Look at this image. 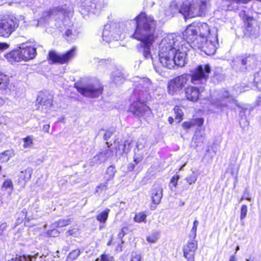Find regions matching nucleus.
<instances>
[{"label":"nucleus","mask_w":261,"mask_h":261,"mask_svg":"<svg viewBox=\"0 0 261 261\" xmlns=\"http://www.w3.org/2000/svg\"><path fill=\"white\" fill-rule=\"evenodd\" d=\"M154 24L151 17L147 18L145 14H141L137 20V28L133 37L141 42L142 54L146 59H152L150 49L156 39L154 35Z\"/></svg>","instance_id":"1"},{"label":"nucleus","mask_w":261,"mask_h":261,"mask_svg":"<svg viewBox=\"0 0 261 261\" xmlns=\"http://www.w3.org/2000/svg\"><path fill=\"white\" fill-rule=\"evenodd\" d=\"M181 37L175 34H171L166 36L159 44V58L163 67L171 69L175 66L174 61V53L176 49L173 45L179 43Z\"/></svg>","instance_id":"2"},{"label":"nucleus","mask_w":261,"mask_h":261,"mask_svg":"<svg viewBox=\"0 0 261 261\" xmlns=\"http://www.w3.org/2000/svg\"><path fill=\"white\" fill-rule=\"evenodd\" d=\"M209 6L208 0H196L189 5L183 4L180 8L177 7V3L173 2L170 5V8L172 10L174 8V13L179 12L185 19H189L204 15Z\"/></svg>","instance_id":"3"},{"label":"nucleus","mask_w":261,"mask_h":261,"mask_svg":"<svg viewBox=\"0 0 261 261\" xmlns=\"http://www.w3.org/2000/svg\"><path fill=\"white\" fill-rule=\"evenodd\" d=\"M211 71V67L208 64L198 66L190 76L192 83L194 85L205 84Z\"/></svg>","instance_id":"4"},{"label":"nucleus","mask_w":261,"mask_h":261,"mask_svg":"<svg viewBox=\"0 0 261 261\" xmlns=\"http://www.w3.org/2000/svg\"><path fill=\"white\" fill-rule=\"evenodd\" d=\"M75 87L82 95L91 98L97 97L102 92V88L98 83L89 84L85 86H80L76 83Z\"/></svg>","instance_id":"5"},{"label":"nucleus","mask_w":261,"mask_h":261,"mask_svg":"<svg viewBox=\"0 0 261 261\" xmlns=\"http://www.w3.org/2000/svg\"><path fill=\"white\" fill-rule=\"evenodd\" d=\"M190 76L182 74L170 80L168 83V91L171 95H174L180 91L187 84Z\"/></svg>","instance_id":"6"},{"label":"nucleus","mask_w":261,"mask_h":261,"mask_svg":"<svg viewBox=\"0 0 261 261\" xmlns=\"http://www.w3.org/2000/svg\"><path fill=\"white\" fill-rule=\"evenodd\" d=\"M75 49L73 48L66 54L60 55L55 51H50L48 54V60L51 64L60 63L61 64L68 62L73 58Z\"/></svg>","instance_id":"7"},{"label":"nucleus","mask_w":261,"mask_h":261,"mask_svg":"<svg viewBox=\"0 0 261 261\" xmlns=\"http://www.w3.org/2000/svg\"><path fill=\"white\" fill-rule=\"evenodd\" d=\"M182 39L179 42V43L174 45L176 47L175 53H174V61H175V65L179 67H183L187 62V47L184 46L186 44H181Z\"/></svg>","instance_id":"8"},{"label":"nucleus","mask_w":261,"mask_h":261,"mask_svg":"<svg viewBox=\"0 0 261 261\" xmlns=\"http://www.w3.org/2000/svg\"><path fill=\"white\" fill-rule=\"evenodd\" d=\"M16 24L11 19H4L0 21V36L7 38L15 30Z\"/></svg>","instance_id":"9"},{"label":"nucleus","mask_w":261,"mask_h":261,"mask_svg":"<svg viewBox=\"0 0 261 261\" xmlns=\"http://www.w3.org/2000/svg\"><path fill=\"white\" fill-rule=\"evenodd\" d=\"M197 242L193 240L184 246V255L188 261H194L195 252L197 249Z\"/></svg>","instance_id":"10"},{"label":"nucleus","mask_w":261,"mask_h":261,"mask_svg":"<svg viewBox=\"0 0 261 261\" xmlns=\"http://www.w3.org/2000/svg\"><path fill=\"white\" fill-rule=\"evenodd\" d=\"M113 156V151L107 148L95 155L90 163L91 166L99 165L106 162L109 158Z\"/></svg>","instance_id":"11"},{"label":"nucleus","mask_w":261,"mask_h":261,"mask_svg":"<svg viewBox=\"0 0 261 261\" xmlns=\"http://www.w3.org/2000/svg\"><path fill=\"white\" fill-rule=\"evenodd\" d=\"M195 24L189 25L182 33L183 39L187 41L190 45L192 42L198 36Z\"/></svg>","instance_id":"12"},{"label":"nucleus","mask_w":261,"mask_h":261,"mask_svg":"<svg viewBox=\"0 0 261 261\" xmlns=\"http://www.w3.org/2000/svg\"><path fill=\"white\" fill-rule=\"evenodd\" d=\"M22 61L33 59L36 55V48L32 46L20 47L19 49Z\"/></svg>","instance_id":"13"},{"label":"nucleus","mask_w":261,"mask_h":261,"mask_svg":"<svg viewBox=\"0 0 261 261\" xmlns=\"http://www.w3.org/2000/svg\"><path fill=\"white\" fill-rule=\"evenodd\" d=\"M163 196V189L159 184L154 185L151 191L152 202L154 204H158L161 202Z\"/></svg>","instance_id":"14"},{"label":"nucleus","mask_w":261,"mask_h":261,"mask_svg":"<svg viewBox=\"0 0 261 261\" xmlns=\"http://www.w3.org/2000/svg\"><path fill=\"white\" fill-rule=\"evenodd\" d=\"M199 90L196 87L190 86L185 89L187 98L191 101L195 102L199 99Z\"/></svg>","instance_id":"15"},{"label":"nucleus","mask_w":261,"mask_h":261,"mask_svg":"<svg viewBox=\"0 0 261 261\" xmlns=\"http://www.w3.org/2000/svg\"><path fill=\"white\" fill-rule=\"evenodd\" d=\"M235 100L230 96L227 91H224L221 96L220 99L216 102V105L220 108H223L227 106V103L234 102Z\"/></svg>","instance_id":"16"},{"label":"nucleus","mask_w":261,"mask_h":261,"mask_svg":"<svg viewBox=\"0 0 261 261\" xmlns=\"http://www.w3.org/2000/svg\"><path fill=\"white\" fill-rule=\"evenodd\" d=\"M197 33L199 32V36L207 38L210 34V29L208 24L205 22H198L195 24Z\"/></svg>","instance_id":"17"},{"label":"nucleus","mask_w":261,"mask_h":261,"mask_svg":"<svg viewBox=\"0 0 261 261\" xmlns=\"http://www.w3.org/2000/svg\"><path fill=\"white\" fill-rule=\"evenodd\" d=\"M123 24H116L113 28V35L111 34V37L113 36V39L118 40L124 37L123 35Z\"/></svg>","instance_id":"18"},{"label":"nucleus","mask_w":261,"mask_h":261,"mask_svg":"<svg viewBox=\"0 0 261 261\" xmlns=\"http://www.w3.org/2000/svg\"><path fill=\"white\" fill-rule=\"evenodd\" d=\"M217 43L215 41L211 40L208 41L206 39L205 45L202 50L206 54L209 56L214 55L217 49Z\"/></svg>","instance_id":"19"},{"label":"nucleus","mask_w":261,"mask_h":261,"mask_svg":"<svg viewBox=\"0 0 261 261\" xmlns=\"http://www.w3.org/2000/svg\"><path fill=\"white\" fill-rule=\"evenodd\" d=\"M5 57L7 60L11 63L18 62L22 61L19 49L14 50L7 53L5 55Z\"/></svg>","instance_id":"20"},{"label":"nucleus","mask_w":261,"mask_h":261,"mask_svg":"<svg viewBox=\"0 0 261 261\" xmlns=\"http://www.w3.org/2000/svg\"><path fill=\"white\" fill-rule=\"evenodd\" d=\"M148 109L143 103L139 101L134 102L131 106L130 111L134 114L139 115H143V111Z\"/></svg>","instance_id":"21"},{"label":"nucleus","mask_w":261,"mask_h":261,"mask_svg":"<svg viewBox=\"0 0 261 261\" xmlns=\"http://www.w3.org/2000/svg\"><path fill=\"white\" fill-rule=\"evenodd\" d=\"M206 38L198 36L190 44V46L194 49H202L205 45Z\"/></svg>","instance_id":"22"},{"label":"nucleus","mask_w":261,"mask_h":261,"mask_svg":"<svg viewBox=\"0 0 261 261\" xmlns=\"http://www.w3.org/2000/svg\"><path fill=\"white\" fill-rule=\"evenodd\" d=\"M33 169L31 167H28L21 171L19 174V179L22 180L24 184H25L30 180L33 174Z\"/></svg>","instance_id":"23"},{"label":"nucleus","mask_w":261,"mask_h":261,"mask_svg":"<svg viewBox=\"0 0 261 261\" xmlns=\"http://www.w3.org/2000/svg\"><path fill=\"white\" fill-rule=\"evenodd\" d=\"M14 151L12 149H8L0 153V162H7L14 155Z\"/></svg>","instance_id":"24"},{"label":"nucleus","mask_w":261,"mask_h":261,"mask_svg":"<svg viewBox=\"0 0 261 261\" xmlns=\"http://www.w3.org/2000/svg\"><path fill=\"white\" fill-rule=\"evenodd\" d=\"M110 209L106 208L104 211L100 212L96 216V220L100 223H105L107 220L109 213Z\"/></svg>","instance_id":"25"},{"label":"nucleus","mask_w":261,"mask_h":261,"mask_svg":"<svg viewBox=\"0 0 261 261\" xmlns=\"http://www.w3.org/2000/svg\"><path fill=\"white\" fill-rule=\"evenodd\" d=\"M71 223V219H60L52 224L53 228L62 227L69 225Z\"/></svg>","instance_id":"26"},{"label":"nucleus","mask_w":261,"mask_h":261,"mask_svg":"<svg viewBox=\"0 0 261 261\" xmlns=\"http://www.w3.org/2000/svg\"><path fill=\"white\" fill-rule=\"evenodd\" d=\"M81 250L79 249L72 250L67 255L66 261H73L76 259L81 254Z\"/></svg>","instance_id":"27"},{"label":"nucleus","mask_w":261,"mask_h":261,"mask_svg":"<svg viewBox=\"0 0 261 261\" xmlns=\"http://www.w3.org/2000/svg\"><path fill=\"white\" fill-rule=\"evenodd\" d=\"M130 143L127 142H125L123 145H118L116 148V149H118L119 152H117V153H118L119 154H121L123 153H127V152L130 150Z\"/></svg>","instance_id":"28"},{"label":"nucleus","mask_w":261,"mask_h":261,"mask_svg":"<svg viewBox=\"0 0 261 261\" xmlns=\"http://www.w3.org/2000/svg\"><path fill=\"white\" fill-rule=\"evenodd\" d=\"M9 83V77L4 74L0 75V89L6 90Z\"/></svg>","instance_id":"29"},{"label":"nucleus","mask_w":261,"mask_h":261,"mask_svg":"<svg viewBox=\"0 0 261 261\" xmlns=\"http://www.w3.org/2000/svg\"><path fill=\"white\" fill-rule=\"evenodd\" d=\"M197 178L198 176L196 173L193 171L191 174L186 177L185 180L189 185H191L196 182L197 180Z\"/></svg>","instance_id":"30"},{"label":"nucleus","mask_w":261,"mask_h":261,"mask_svg":"<svg viewBox=\"0 0 261 261\" xmlns=\"http://www.w3.org/2000/svg\"><path fill=\"white\" fill-rule=\"evenodd\" d=\"M111 79L116 84L122 83L124 81V78L121 76V73L117 71L116 73H113L111 75Z\"/></svg>","instance_id":"31"},{"label":"nucleus","mask_w":261,"mask_h":261,"mask_svg":"<svg viewBox=\"0 0 261 261\" xmlns=\"http://www.w3.org/2000/svg\"><path fill=\"white\" fill-rule=\"evenodd\" d=\"M134 221L138 223L146 222V215L144 212H140L135 215Z\"/></svg>","instance_id":"32"},{"label":"nucleus","mask_w":261,"mask_h":261,"mask_svg":"<svg viewBox=\"0 0 261 261\" xmlns=\"http://www.w3.org/2000/svg\"><path fill=\"white\" fill-rule=\"evenodd\" d=\"M107 183L105 182L101 184L95 188V192L98 195H101L104 194L106 191L108 190Z\"/></svg>","instance_id":"33"},{"label":"nucleus","mask_w":261,"mask_h":261,"mask_svg":"<svg viewBox=\"0 0 261 261\" xmlns=\"http://www.w3.org/2000/svg\"><path fill=\"white\" fill-rule=\"evenodd\" d=\"M33 138L31 136H28L23 139L24 144L23 147L24 148H31L33 144Z\"/></svg>","instance_id":"34"},{"label":"nucleus","mask_w":261,"mask_h":261,"mask_svg":"<svg viewBox=\"0 0 261 261\" xmlns=\"http://www.w3.org/2000/svg\"><path fill=\"white\" fill-rule=\"evenodd\" d=\"M57 12H61L62 13H64L63 10L60 7H58L55 9H53L51 10L44 12L43 14V17H46L50 15L56 14Z\"/></svg>","instance_id":"35"},{"label":"nucleus","mask_w":261,"mask_h":261,"mask_svg":"<svg viewBox=\"0 0 261 261\" xmlns=\"http://www.w3.org/2000/svg\"><path fill=\"white\" fill-rule=\"evenodd\" d=\"M36 254L29 255H20L16 256L14 259L15 261H31L33 258H35Z\"/></svg>","instance_id":"36"},{"label":"nucleus","mask_w":261,"mask_h":261,"mask_svg":"<svg viewBox=\"0 0 261 261\" xmlns=\"http://www.w3.org/2000/svg\"><path fill=\"white\" fill-rule=\"evenodd\" d=\"M139 83L141 88L145 90L149 88L151 85V83L148 79H140Z\"/></svg>","instance_id":"37"},{"label":"nucleus","mask_w":261,"mask_h":261,"mask_svg":"<svg viewBox=\"0 0 261 261\" xmlns=\"http://www.w3.org/2000/svg\"><path fill=\"white\" fill-rule=\"evenodd\" d=\"M2 188L5 190H9L11 192L13 190V184L12 180L10 179L5 180L3 184Z\"/></svg>","instance_id":"38"},{"label":"nucleus","mask_w":261,"mask_h":261,"mask_svg":"<svg viewBox=\"0 0 261 261\" xmlns=\"http://www.w3.org/2000/svg\"><path fill=\"white\" fill-rule=\"evenodd\" d=\"M175 113V119H178V122H180L182 119L184 113L179 106H175L174 108Z\"/></svg>","instance_id":"39"},{"label":"nucleus","mask_w":261,"mask_h":261,"mask_svg":"<svg viewBox=\"0 0 261 261\" xmlns=\"http://www.w3.org/2000/svg\"><path fill=\"white\" fill-rule=\"evenodd\" d=\"M199 222L197 219H195L193 222V226L190 231V237L195 239L196 236V231Z\"/></svg>","instance_id":"40"},{"label":"nucleus","mask_w":261,"mask_h":261,"mask_svg":"<svg viewBox=\"0 0 261 261\" xmlns=\"http://www.w3.org/2000/svg\"><path fill=\"white\" fill-rule=\"evenodd\" d=\"M254 81L256 83L258 89L261 91V70L255 73Z\"/></svg>","instance_id":"41"},{"label":"nucleus","mask_w":261,"mask_h":261,"mask_svg":"<svg viewBox=\"0 0 261 261\" xmlns=\"http://www.w3.org/2000/svg\"><path fill=\"white\" fill-rule=\"evenodd\" d=\"M247 211L248 210L247 205L245 204L243 205L241 208L240 219L241 220H244V219L246 217Z\"/></svg>","instance_id":"42"},{"label":"nucleus","mask_w":261,"mask_h":261,"mask_svg":"<svg viewBox=\"0 0 261 261\" xmlns=\"http://www.w3.org/2000/svg\"><path fill=\"white\" fill-rule=\"evenodd\" d=\"M107 26L105 27V29L103 30L102 33V39L103 40L106 41V42H110L111 41V37L109 36L110 32L106 28Z\"/></svg>","instance_id":"43"},{"label":"nucleus","mask_w":261,"mask_h":261,"mask_svg":"<svg viewBox=\"0 0 261 261\" xmlns=\"http://www.w3.org/2000/svg\"><path fill=\"white\" fill-rule=\"evenodd\" d=\"M79 229L77 227H71L70 228V229L68 231H66V234L67 236L75 235L77 233V232H79Z\"/></svg>","instance_id":"44"},{"label":"nucleus","mask_w":261,"mask_h":261,"mask_svg":"<svg viewBox=\"0 0 261 261\" xmlns=\"http://www.w3.org/2000/svg\"><path fill=\"white\" fill-rule=\"evenodd\" d=\"M179 179V176L178 175H175L171 178L170 184H172L174 188H176Z\"/></svg>","instance_id":"45"},{"label":"nucleus","mask_w":261,"mask_h":261,"mask_svg":"<svg viewBox=\"0 0 261 261\" xmlns=\"http://www.w3.org/2000/svg\"><path fill=\"white\" fill-rule=\"evenodd\" d=\"M115 173V168L113 166H109L107 170V174L109 175V178H112Z\"/></svg>","instance_id":"46"},{"label":"nucleus","mask_w":261,"mask_h":261,"mask_svg":"<svg viewBox=\"0 0 261 261\" xmlns=\"http://www.w3.org/2000/svg\"><path fill=\"white\" fill-rule=\"evenodd\" d=\"M60 232L56 229H52L50 230H48L47 232V234L48 237H56L59 236Z\"/></svg>","instance_id":"47"},{"label":"nucleus","mask_w":261,"mask_h":261,"mask_svg":"<svg viewBox=\"0 0 261 261\" xmlns=\"http://www.w3.org/2000/svg\"><path fill=\"white\" fill-rule=\"evenodd\" d=\"M158 239V236L155 233H153L150 235L149 236L147 237V241L149 243H154L156 242Z\"/></svg>","instance_id":"48"},{"label":"nucleus","mask_w":261,"mask_h":261,"mask_svg":"<svg viewBox=\"0 0 261 261\" xmlns=\"http://www.w3.org/2000/svg\"><path fill=\"white\" fill-rule=\"evenodd\" d=\"M193 126H194V123L193 122L192 119L190 121H188L184 122L182 123V126L185 129H189Z\"/></svg>","instance_id":"49"},{"label":"nucleus","mask_w":261,"mask_h":261,"mask_svg":"<svg viewBox=\"0 0 261 261\" xmlns=\"http://www.w3.org/2000/svg\"><path fill=\"white\" fill-rule=\"evenodd\" d=\"M194 123V126L196 125L198 126H201L204 123V119L203 118H196L192 119Z\"/></svg>","instance_id":"50"},{"label":"nucleus","mask_w":261,"mask_h":261,"mask_svg":"<svg viewBox=\"0 0 261 261\" xmlns=\"http://www.w3.org/2000/svg\"><path fill=\"white\" fill-rule=\"evenodd\" d=\"M95 261H112V257L106 254L101 255L100 258H97Z\"/></svg>","instance_id":"51"},{"label":"nucleus","mask_w":261,"mask_h":261,"mask_svg":"<svg viewBox=\"0 0 261 261\" xmlns=\"http://www.w3.org/2000/svg\"><path fill=\"white\" fill-rule=\"evenodd\" d=\"M141 256L140 254L136 252H133L132 254L131 261H141Z\"/></svg>","instance_id":"52"},{"label":"nucleus","mask_w":261,"mask_h":261,"mask_svg":"<svg viewBox=\"0 0 261 261\" xmlns=\"http://www.w3.org/2000/svg\"><path fill=\"white\" fill-rule=\"evenodd\" d=\"M113 133L110 130H107L104 135L103 138L105 140H108L112 136Z\"/></svg>","instance_id":"53"},{"label":"nucleus","mask_w":261,"mask_h":261,"mask_svg":"<svg viewBox=\"0 0 261 261\" xmlns=\"http://www.w3.org/2000/svg\"><path fill=\"white\" fill-rule=\"evenodd\" d=\"M144 141L143 140L139 141L137 143V147L138 149H142L144 147Z\"/></svg>","instance_id":"54"},{"label":"nucleus","mask_w":261,"mask_h":261,"mask_svg":"<svg viewBox=\"0 0 261 261\" xmlns=\"http://www.w3.org/2000/svg\"><path fill=\"white\" fill-rule=\"evenodd\" d=\"M9 47V45L6 43H0V51L7 49Z\"/></svg>","instance_id":"55"},{"label":"nucleus","mask_w":261,"mask_h":261,"mask_svg":"<svg viewBox=\"0 0 261 261\" xmlns=\"http://www.w3.org/2000/svg\"><path fill=\"white\" fill-rule=\"evenodd\" d=\"M7 227V224L6 223L4 222L2 223L0 225V234L2 235L3 233V231Z\"/></svg>","instance_id":"56"},{"label":"nucleus","mask_w":261,"mask_h":261,"mask_svg":"<svg viewBox=\"0 0 261 261\" xmlns=\"http://www.w3.org/2000/svg\"><path fill=\"white\" fill-rule=\"evenodd\" d=\"M198 138H199V139L200 140L201 142H203L204 138L202 135H195L193 138V140L195 141V143H198V142L197 141Z\"/></svg>","instance_id":"57"},{"label":"nucleus","mask_w":261,"mask_h":261,"mask_svg":"<svg viewBox=\"0 0 261 261\" xmlns=\"http://www.w3.org/2000/svg\"><path fill=\"white\" fill-rule=\"evenodd\" d=\"M31 261H45V260L42 256H40L37 253L35 258H33V260H31Z\"/></svg>","instance_id":"58"},{"label":"nucleus","mask_w":261,"mask_h":261,"mask_svg":"<svg viewBox=\"0 0 261 261\" xmlns=\"http://www.w3.org/2000/svg\"><path fill=\"white\" fill-rule=\"evenodd\" d=\"M250 61V58L249 57L246 58L242 59L241 60V63L243 65H246L247 63V62L248 61Z\"/></svg>","instance_id":"59"},{"label":"nucleus","mask_w":261,"mask_h":261,"mask_svg":"<svg viewBox=\"0 0 261 261\" xmlns=\"http://www.w3.org/2000/svg\"><path fill=\"white\" fill-rule=\"evenodd\" d=\"M6 98L0 97V108L5 105L6 102Z\"/></svg>","instance_id":"60"},{"label":"nucleus","mask_w":261,"mask_h":261,"mask_svg":"<svg viewBox=\"0 0 261 261\" xmlns=\"http://www.w3.org/2000/svg\"><path fill=\"white\" fill-rule=\"evenodd\" d=\"M125 235V233L123 229H121L120 232L118 234V237L120 239H122L124 236Z\"/></svg>","instance_id":"61"},{"label":"nucleus","mask_w":261,"mask_h":261,"mask_svg":"<svg viewBox=\"0 0 261 261\" xmlns=\"http://www.w3.org/2000/svg\"><path fill=\"white\" fill-rule=\"evenodd\" d=\"M44 102V105H46L47 107H50L52 105L51 100L50 99H47Z\"/></svg>","instance_id":"62"},{"label":"nucleus","mask_w":261,"mask_h":261,"mask_svg":"<svg viewBox=\"0 0 261 261\" xmlns=\"http://www.w3.org/2000/svg\"><path fill=\"white\" fill-rule=\"evenodd\" d=\"M49 127H50V125L49 124H46V125H44L43 126V129L45 132H48V130L49 129Z\"/></svg>","instance_id":"63"},{"label":"nucleus","mask_w":261,"mask_h":261,"mask_svg":"<svg viewBox=\"0 0 261 261\" xmlns=\"http://www.w3.org/2000/svg\"><path fill=\"white\" fill-rule=\"evenodd\" d=\"M229 261H237L235 256L234 255L231 256Z\"/></svg>","instance_id":"64"}]
</instances>
